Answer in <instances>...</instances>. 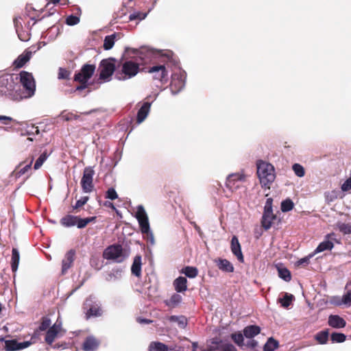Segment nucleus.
<instances>
[{
  "instance_id": "nucleus-1",
  "label": "nucleus",
  "mask_w": 351,
  "mask_h": 351,
  "mask_svg": "<svg viewBox=\"0 0 351 351\" xmlns=\"http://www.w3.org/2000/svg\"><path fill=\"white\" fill-rule=\"evenodd\" d=\"M128 53L133 54L132 59L125 60L119 65L115 71L114 78L119 81H127L134 77L140 71V66L154 63L161 58L162 62L170 59L169 53H163L162 51L155 50L149 47L140 49L126 48Z\"/></svg>"
},
{
  "instance_id": "nucleus-2",
  "label": "nucleus",
  "mask_w": 351,
  "mask_h": 351,
  "mask_svg": "<svg viewBox=\"0 0 351 351\" xmlns=\"http://www.w3.org/2000/svg\"><path fill=\"white\" fill-rule=\"evenodd\" d=\"M16 81H19L20 89L16 94V100L22 99L24 98H29L35 93L36 84L32 73L27 71H21L19 74V77H15Z\"/></svg>"
},
{
  "instance_id": "nucleus-3",
  "label": "nucleus",
  "mask_w": 351,
  "mask_h": 351,
  "mask_svg": "<svg viewBox=\"0 0 351 351\" xmlns=\"http://www.w3.org/2000/svg\"><path fill=\"white\" fill-rule=\"evenodd\" d=\"M257 175L262 186L270 188L271 184L275 180L274 167L265 161L258 160L256 162Z\"/></svg>"
},
{
  "instance_id": "nucleus-4",
  "label": "nucleus",
  "mask_w": 351,
  "mask_h": 351,
  "mask_svg": "<svg viewBox=\"0 0 351 351\" xmlns=\"http://www.w3.org/2000/svg\"><path fill=\"white\" fill-rule=\"evenodd\" d=\"M135 217L138 222L141 233L147 237V242L152 245H154V237L150 229L148 216L143 206L138 205L136 207Z\"/></svg>"
},
{
  "instance_id": "nucleus-5",
  "label": "nucleus",
  "mask_w": 351,
  "mask_h": 351,
  "mask_svg": "<svg viewBox=\"0 0 351 351\" xmlns=\"http://www.w3.org/2000/svg\"><path fill=\"white\" fill-rule=\"evenodd\" d=\"M129 256V252L123 249L121 245L114 244L106 247L103 253V256L106 260L115 263H122Z\"/></svg>"
},
{
  "instance_id": "nucleus-6",
  "label": "nucleus",
  "mask_w": 351,
  "mask_h": 351,
  "mask_svg": "<svg viewBox=\"0 0 351 351\" xmlns=\"http://www.w3.org/2000/svg\"><path fill=\"white\" fill-rule=\"evenodd\" d=\"M20 85L15 83L12 75L0 77V96L8 95L16 99Z\"/></svg>"
},
{
  "instance_id": "nucleus-7",
  "label": "nucleus",
  "mask_w": 351,
  "mask_h": 351,
  "mask_svg": "<svg viewBox=\"0 0 351 351\" xmlns=\"http://www.w3.org/2000/svg\"><path fill=\"white\" fill-rule=\"evenodd\" d=\"M117 69L115 58H109L102 60L99 65V79L105 82H110L112 75H115Z\"/></svg>"
},
{
  "instance_id": "nucleus-8",
  "label": "nucleus",
  "mask_w": 351,
  "mask_h": 351,
  "mask_svg": "<svg viewBox=\"0 0 351 351\" xmlns=\"http://www.w3.org/2000/svg\"><path fill=\"white\" fill-rule=\"evenodd\" d=\"M186 73L184 71L178 69L174 71L171 76L170 89L173 95L180 93L185 86Z\"/></svg>"
},
{
  "instance_id": "nucleus-9",
  "label": "nucleus",
  "mask_w": 351,
  "mask_h": 351,
  "mask_svg": "<svg viewBox=\"0 0 351 351\" xmlns=\"http://www.w3.org/2000/svg\"><path fill=\"white\" fill-rule=\"evenodd\" d=\"M95 171L92 167H86L84 169L81 185L84 193H90L93 189V176Z\"/></svg>"
},
{
  "instance_id": "nucleus-10",
  "label": "nucleus",
  "mask_w": 351,
  "mask_h": 351,
  "mask_svg": "<svg viewBox=\"0 0 351 351\" xmlns=\"http://www.w3.org/2000/svg\"><path fill=\"white\" fill-rule=\"evenodd\" d=\"M95 71V66L93 64H84L81 70L75 74L74 80L80 83H87L88 80L93 76Z\"/></svg>"
},
{
  "instance_id": "nucleus-11",
  "label": "nucleus",
  "mask_w": 351,
  "mask_h": 351,
  "mask_svg": "<svg viewBox=\"0 0 351 351\" xmlns=\"http://www.w3.org/2000/svg\"><path fill=\"white\" fill-rule=\"evenodd\" d=\"M334 228L343 235L351 234V218L348 215H341L334 225Z\"/></svg>"
},
{
  "instance_id": "nucleus-12",
  "label": "nucleus",
  "mask_w": 351,
  "mask_h": 351,
  "mask_svg": "<svg viewBox=\"0 0 351 351\" xmlns=\"http://www.w3.org/2000/svg\"><path fill=\"white\" fill-rule=\"evenodd\" d=\"M244 181L245 175L243 173H231L226 179V185L228 189L234 191L239 189Z\"/></svg>"
},
{
  "instance_id": "nucleus-13",
  "label": "nucleus",
  "mask_w": 351,
  "mask_h": 351,
  "mask_svg": "<svg viewBox=\"0 0 351 351\" xmlns=\"http://www.w3.org/2000/svg\"><path fill=\"white\" fill-rule=\"evenodd\" d=\"M84 305L85 308H88L86 311V316L88 317L90 316L98 317L101 315V308L95 296L90 295L86 300Z\"/></svg>"
},
{
  "instance_id": "nucleus-14",
  "label": "nucleus",
  "mask_w": 351,
  "mask_h": 351,
  "mask_svg": "<svg viewBox=\"0 0 351 351\" xmlns=\"http://www.w3.org/2000/svg\"><path fill=\"white\" fill-rule=\"evenodd\" d=\"M147 73L152 74L154 80L160 82L167 81L168 77V72L164 64H160L154 65L147 69Z\"/></svg>"
},
{
  "instance_id": "nucleus-15",
  "label": "nucleus",
  "mask_w": 351,
  "mask_h": 351,
  "mask_svg": "<svg viewBox=\"0 0 351 351\" xmlns=\"http://www.w3.org/2000/svg\"><path fill=\"white\" fill-rule=\"evenodd\" d=\"M40 48V46H32L30 48L25 50L14 62V65L16 68L23 67L31 58L32 54Z\"/></svg>"
},
{
  "instance_id": "nucleus-16",
  "label": "nucleus",
  "mask_w": 351,
  "mask_h": 351,
  "mask_svg": "<svg viewBox=\"0 0 351 351\" xmlns=\"http://www.w3.org/2000/svg\"><path fill=\"white\" fill-rule=\"evenodd\" d=\"M5 349L7 351H16L21 350L29 347L31 345V342L29 341L23 342H18L15 339L5 340Z\"/></svg>"
},
{
  "instance_id": "nucleus-17",
  "label": "nucleus",
  "mask_w": 351,
  "mask_h": 351,
  "mask_svg": "<svg viewBox=\"0 0 351 351\" xmlns=\"http://www.w3.org/2000/svg\"><path fill=\"white\" fill-rule=\"evenodd\" d=\"M335 236L334 232L329 233L326 235L325 240L321 242L317 248L314 251V254H317L319 252H322L326 250H330L333 248L334 244L330 241L333 239V237Z\"/></svg>"
},
{
  "instance_id": "nucleus-18",
  "label": "nucleus",
  "mask_w": 351,
  "mask_h": 351,
  "mask_svg": "<svg viewBox=\"0 0 351 351\" xmlns=\"http://www.w3.org/2000/svg\"><path fill=\"white\" fill-rule=\"evenodd\" d=\"M230 249L232 253L237 258L240 263L244 261V257L241 251V247L237 236H233L231 239Z\"/></svg>"
},
{
  "instance_id": "nucleus-19",
  "label": "nucleus",
  "mask_w": 351,
  "mask_h": 351,
  "mask_svg": "<svg viewBox=\"0 0 351 351\" xmlns=\"http://www.w3.org/2000/svg\"><path fill=\"white\" fill-rule=\"evenodd\" d=\"M277 216L272 211H263L261 219V225L266 230L271 228Z\"/></svg>"
},
{
  "instance_id": "nucleus-20",
  "label": "nucleus",
  "mask_w": 351,
  "mask_h": 351,
  "mask_svg": "<svg viewBox=\"0 0 351 351\" xmlns=\"http://www.w3.org/2000/svg\"><path fill=\"white\" fill-rule=\"evenodd\" d=\"M75 260V251L73 250H69L64 256L62 261V274H64L67 272L68 269L72 266Z\"/></svg>"
},
{
  "instance_id": "nucleus-21",
  "label": "nucleus",
  "mask_w": 351,
  "mask_h": 351,
  "mask_svg": "<svg viewBox=\"0 0 351 351\" xmlns=\"http://www.w3.org/2000/svg\"><path fill=\"white\" fill-rule=\"evenodd\" d=\"M211 343L215 346V351H237L232 344L223 343L217 338L213 339Z\"/></svg>"
},
{
  "instance_id": "nucleus-22",
  "label": "nucleus",
  "mask_w": 351,
  "mask_h": 351,
  "mask_svg": "<svg viewBox=\"0 0 351 351\" xmlns=\"http://www.w3.org/2000/svg\"><path fill=\"white\" fill-rule=\"evenodd\" d=\"M328 324L334 328H344L346 325V321L337 315H330L328 317Z\"/></svg>"
},
{
  "instance_id": "nucleus-23",
  "label": "nucleus",
  "mask_w": 351,
  "mask_h": 351,
  "mask_svg": "<svg viewBox=\"0 0 351 351\" xmlns=\"http://www.w3.org/2000/svg\"><path fill=\"white\" fill-rule=\"evenodd\" d=\"M98 346L99 341L93 336H89L83 343L82 348L84 351H94Z\"/></svg>"
},
{
  "instance_id": "nucleus-24",
  "label": "nucleus",
  "mask_w": 351,
  "mask_h": 351,
  "mask_svg": "<svg viewBox=\"0 0 351 351\" xmlns=\"http://www.w3.org/2000/svg\"><path fill=\"white\" fill-rule=\"evenodd\" d=\"M151 107V103L145 102L141 108L138 110L137 113V122L138 123H142L149 114Z\"/></svg>"
},
{
  "instance_id": "nucleus-25",
  "label": "nucleus",
  "mask_w": 351,
  "mask_h": 351,
  "mask_svg": "<svg viewBox=\"0 0 351 351\" xmlns=\"http://www.w3.org/2000/svg\"><path fill=\"white\" fill-rule=\"evenodd\" d=\"M62 331L56 328V327L51 326L49 328L46 332L45 340L49 344L51 345L55 339L59 337Z\"/></svg>"
},
{
  "instance_id": "nucleus-26",
  "label": "nucleus",
  "mask_w": 351,
  "mask_h": 351,
  "mask_svg": "<svg viewBox=\"0 0 351 351\" xmlns=\"http://www.w3.org/2000/svg\"><path fill=\"white\" fill-rule=\"evenodd\" d=\"M218 268L224 272H233L234 267L233 265L227 259L219 258L216 261Z\"/></svg>"
},
{
  "instance_id": "nucleus-27",
  "label": "nucleus",
  "mask_w": 351,
  "mask_h": 351,
  "mask_svg": "<svg viewBox=\"0 0 351 351\" xmlns=\"http://www.w3.org/2000/svg\"><path fill=\"white\" fill-rule=\"evenodd\" d=\"M243 332V335L247 339H252L260 333L261 328L258 326L250 325V326H247L245 328H244Z\"/></svg>"
},
{
  "instance_id": "nucleus-28",
  "label": "nucleus",
  "mask_w": 351,
  "mask_h": 351,
  "mask_svg": "<svg viewBox=\"0 0 351 351\" xmlns=\"http://www.w3.org/2000/svg\"><path fill=\"white\" fill-rule=\"evenodd\" d=\"M141 256H136L131 267L132 274L136 277H140L141 276Z\"/></svg>"
},
{
  "instance_id": "nucleus-29",
  "label": "nucleus",
  "mask_w": 351,
  "mask_h": 351,
  "mask_svg": "<svg viewBox=\"0 0 351 351\" xmlns=\"http://www.w3.org/2000/svg\"><path fill=\"white\" fill-rule=\"evenodd\" d=\"M187 280L185 277L180 276L177 278L174 282L173 285L177 292H184L187 289Z\"/></svg>"
},
{
  "instance_id": "nucleus-30",
  "label": "nucleus",
  "mask_w": 351,
  "mask_h": 351,
  "mask_svg": "<svg viewBox=\"0 0 351 351\" xmlns=\"http://www.w3.org/2000/svg\"><path fill=\"white\" fill-rule=\"evenodd\" d=\"M21 18H16L14 21V25H15V27H16V31L18 34V37L21 40V41H27L29 40L30 38V34L28 32H20L19 30V25L20 24L21 25V23L19 21V20H21Z\"/></svg>"
},
{
  "instance_id": "nucleus-31",
  "label": "nucleus",
  "mask_w": 351,
  "mask_h": 351,
  "mask_svg": "<svg viewBox=\"0 0 351 351\" xmlns=\"http://www.w3.org/2000/svg\"><path fill=\"white\" fill-rule=\"evenodd\" d=\"M20 261L19 252L16 248H13L12 250V259H11V267L13 272L16 271L18 269L19 264Z\"/></svg>"
},
{
  "instance_id": "nucleus-32",
  "label": "nucleus",
  "mask_w": 351,
  "mask_h": 351,
  "mask_svg": "<svg viewBox=\"0 0 351 351\" xmlns=\"http://www.w3.org/2000/svg\"><path fill=\"white\" fill-rule=\"evenodd\" d=\"M76 220L77 216L67 215L61 219L60 223L64 227L69 228L75 226Z\"/></svg>"
},
{
  "instance_id": "nucleus-33",
  "label": "nucleus",
  "mask_w": 351,
  "mask_h": 351,
  "mask_svg": "<svg viewBox=\"0 0 351 351\" xmlns=\"http://www.w3.org/2000/svg\"><path fill=\"white\" fill-rule=\"evenodd\" d=\"M169 320L172 322H176L181 328H185L187 326V319L182 315H171L169 317Z\"/></svg>"
},
{
  "instance_id": "nucleus-34",
  "label": "nucleus",
  "mask_w": 351,
  "mask_h": 351,
  "mask_svg": "<svg viewBox=\"0 0 351 351\" xmlns=\"http://www.w3.org/2000/svg\"><path fill=\"white\" fill-rule=\"evenodd\" d=\"M116 34H112L111 35L106 36L104 40V49L105 50L111 49L115 42Z\"/></svg>"
},
{
  "instance_id": "nucleus-35",
  "label": "nucleus",
  "mask_w": 351,
  "mask_h": 351,
  "mask_svg": "<svg viewBox=\"0 0 351 351\" xmlns=\"http://www.w3.org/2000/svg\"><path fill=\"white\" fill-rule=\"evenodd\" d=\"M328 330H322L315 335V339L319 343L326 344L328 339Z\"/></svg>"
},
{
  "instance_id": "nucleus-36",
  "label": "nucleus",
  "mask_w": 351,
  "mask_h": 351,
  "mask_svg": "<svg viewBox=\"0 0 351 351\" xmlns=\"http://www.w3.org/2000/svg\"><path fill=\"white\" fill-rule=\"evenodd\" d=\"M182 300V298L180 295L178 293H174L171 295V298L166 301L167 306L169 307H176L178 306Z\"/></svg>"
},
{
  "instance_id": "nucleus-37",
  "label": "nucleus",
  "mask_w": 351,
  "mask_h": 351,
  "mask_svg": "<svg viewBox=\"0 0 351 351\" xmlns=\"http://www.w3.org/2000/svg\"><path fill=\"white\" fill-rule=\"evenodd\" d=\"M152 8H150L147 12H141L139 11H135L133 13L130 14L129 16L130 21L138 20L139 21L145 19L148 13L151 11Z\"/></svg>"
},
{
  "instance_id": "nucleus-38",
  "label": "nucleus",
  "mask_w": 351,
  "mask_h": 351,
  "mask_svg": "<svg viewBox=\"0 0 351 351\" xmlns=\"http://www.w3.org/2000/svg\"><path fill=\"white\" fill-rule=\"evenodd\" d=\"M278 276L286 282L291 280V275L288 269L285 267H278Z\"/></svg>"
},
{
  "instance_id": "nucleus-39",
  "label": "nucleus",
  "mask_w": 351,
  "mask_h": 351,
  "mask_svg": "<svg viewBox=\"0 0 351 351\" xmlns=\"http://www.w3.org/2000/svg\"><path fill=\"white\" fill-rule=\"evenodd\" d=\"M182 273L188 278H193L197 276L198 271L196 267L187 266L182 269Z\"/></svg>"
},
{
  "instance_id": "nucleus-40",
  "label": "nucleus",
  "mask_w": 351,
  "mask_h": 351,
  "mask_svg": "<svg viewBox=\"0 0 351 351\" xmlns=\"http://www.w3.org/2000/svg\"><path fill=\"white\" fill-rule=\"evenodd\" d=\"M294 204L293 201L287 198L281 202L280 208L283 213H287L291 210L293 208Z\"/></svg>"
},
{
  "instance_id": "nucleus-41",
  "label": "nucleus",
  "mask_w": 351,
  "mask_h": 351,
  "mask_svg": "<svg viewBox=\"0 0 351 351\" xmlns=\"http://www.w3.org/2000/svg\"><path fill=\"white\" fill-rule=\"evenodd\" d=\"M293 298L294 297L293 295L286 293L283 298L278 299V301L282 306L287 308L291 304V302L293 300Z\"/></svg>"
},
{
  "instance_id": "nucleus-42",
  "label": "nucleus",
  "mask_w": 351,
  "mask_h": 351,
  "mask_svg": "<svg viewBox=\"0 0 351 351\" xmlns=\"http://www.w3.org/2000/svg\"><path fill=\"white\" fill-rule=\"evenodd\" d=\"M95 219V217H94L84 219L77 217V220H76L77 222H75V226H77L78 228H83L86 227L90 222L94 221Z\"/></svg>"
},
{
  "instance_id": "nucleus-43",
  "label": "nucleus",
  "mask_w": 351,
  "mask_h": 351,
  "mask_svg": "<svg viewBox=\"0 0 351 351\" xmlns=\"http://www.w3.org/2000/svg\"><path fill=\"white\" fill-rule=\"evenodd\" d=\"M332 343H343L346 339V336L341 332H332L330 335Z\"/></svg>"
},
{
  "instance_id": "nucleus-44",
  "label": "nucleus",
  "mask_w": 351,
  "mask_h": 351,
  "mask_svg": "<svg viewBox=\"0 0 351 351\" xmlns=\"http://www.w3.org/2000/svg\"><path fill=\"white\" fill-rule=\"evenodd\" d=\"M339 192L338 191H331L327 193H325V199L328 204L334 202L339 197Z\"/></svg>"
},
{
  "instance_id": "nucleus-45",
  "label": "nucleus",
  "mask_w": 351,
  "mask_h": 351,
  "mask_svg": "<svg viewBox=\"0 0 351 351\" xmlns=\"http://www.w3.org/2000/svg\"><path fill=\"white\" fill-rule=\"evenodd\" d=\"M49 154H47L46 152H43L40 156L38 158V159L36 160V162L34 166V169L37 170L40 168V167L43 165V164L45 162V161L47 159Z\"/></svg>"
},
{
  "instance_id": "nucleus-46",
  "label": "nucleus",
  "mask_w": 351,
  "mask_h": 351,
  "mask_svg": "<svg viewBox=\"0 0 351 351\" xmlns=\"http://www.w3.org/2000/svg\"><path fill=\"white\" fill-rule=\"evenodd\" d=\"M278 342L273 338H269L267 343L265 344L263 350L264 351H274L278 347Z\"/></svg>"
},
{
  "instance_id": "nucleus-47",
  "label": "nucleus",
  "mask_w": 351,
  "mask_h": 351,
  "mask_svg": "<svg viewBox=\"0 0 351 351\" xmlns=\"http://www.w3.org/2000/svg\"><path fill=\"white\" fill-rule=\"evenodd\" d=\"M149 351H167V347L162 343H152L149 346Z\"/></svg>"
},
{
  "instance_id": "nucleus-48",
  "label": "nucleus",
  "mask_w": 351,
  "mask_h": 351,
  "mask_svg": "<svg viewBox=\"0 0 351 351\" xmlns=\"http://www.w3.org/2000/svg\"><path fill=\"white\" fill-rule=\"evenodd\" d=\"M243 335L241 333L232 334L231 337L236 344L240 347L243 346L244 338Z\"/></svg>"
},
{
  "instance_id": "nucleus-49",
  "label": "nucleus",
  "mask_w": 351,
  "mask_h": 351,
  "mask_svg": "<svg viewBox=\"0 0 351 351\" xmlns=\"http://www.w3.org/2000/svg\"><path fill=\"white\" fill-rule=\"evenodd\" d=\"M292 169L295 174L300 178H302L305 174L304 167L300 164H294L292 167Z\"/></svg>"
},
{
  "instance_id": "nucleus-50",
  "label": "nucleus",
  "mask_w": 351,
  "mask_h": 351,
  "mask_svg": "<svg viewBox=\"0 0 351 351\" xmlns=\"http://www.w3.org/2000/svg\"><path fill=\"white\" fill-rule=\"evenodd\" d=\"M51 323V319L49 317H43L39 326V330L40 331L48 330L50 328Z\"/></svg>"
},
{
  "instance_id": "nucleus-51",
  "label": "nucleus",
  "mask_w": 351,
  "mask_h": 351,
  "mask_svg": "<svg viewBox=\"0 0 351 351\" xmlns=\"http://www.w3.org/2000/svg\"><path fill=\"white\" fill-rule=\"evenodd\" d=\"M80 18L77 16L70 15L66 19V23L68 25H75L79 23Z\"/></svg>"
},
{
  "instance_id": "nucleus-52",
  "label": "nucleus",
  "mask_w": 351,
  "mask_h": 351,
  "mask_svg": "<svg viewBox=\"0 0 351 351\" xmlns=\"http://www.w3.org/2000/svg\"><path fill=\"white\" fill-rule=\"evenodd\" d=\"M118 197V195L114 188H110L108 189L106 198L114 200Z\"/></svg>"
},
{
  "instance_id": "nucleus-53",
  "label": "nucleus",
  "mask_w": 351,
  "mask_h": 351,
  "mask_svg": "<svg viewBox=\"0 0 351 351\" xmlns=\"http://www.w3.org/2000/svg\"><path fill=\"white\" fill-rule=\"evenodd\" d=\"M88 200V196H84V197H81L80 199H78L76 202L74 206H73V208L74 210H75V209H77V208L82 207L85 204H86Z\"/></svg>"
},
{
  "instance_id": "nucleus-54",
  "label": "nucleus",
  "mask_w": 351,
  "mask_h": 351,
  "mask_svg": "<svg viewBox=\"0 0 351 351\" xmlns=\"http://www.w3.org/2000/svg\"><path fill=\"white\" fill-rule=\"evenodd\" d=\"M62 118L65 121H71L73 119H78L80 116L73 112L62 113Z\"/></svg>"
},
{
  "instance_id": "nucleus-55",
  "label": "nucleus",
  "mask_w": 351,
  "mask_h": 351,
  "mask_svg": "<svg viewBox=\"0 0 351 351\" xmlns=\"http://www.w3.org/2000/svg\"><path fill=\"white\" fill-rule=\"evenodd\" d=\"M70 73L63 68H60L58 71V79H68L69 77Z\"/></svg>"
},
{
  "instance_id": "nucleus-56",
  "label": "nucleus",
  "mask_w": 351,
  "mask_h": 351,
  "mask_svg": "<svg viewBox=\"0 0 351 351\" xmlns=\"http://www.w3.org/2000/svg\"><path fill=\"white\" fill-rule=\"evenodd\" d=\"M343 301V295L342 298H340L339 296H334L331 298L330 299V303L332 304H335L336 306H340L341 304H344Z\"/></svg>"
},
{
  "instance_id": "nucleus-57",
  "label": "nucleus",
  "mask_w": 351,
  "mask_h": 351,
  "mask_svg": "<svg viewBox=\"0 0 351 351\" xmlns=\"http://www.w3.org/2000/svg\"><path fill=\"white\" fill-rule=\"evenodd\" d=\"M258 345V342L253 339L252 338V339H249L246 343H243V346H245L247 348H251V349H254Z\"/></svg>"
},
{
  "instance_id": "nucleus-58",
  "label": "nucleus",
  "mask_w": 351,
  "mask_h": 351,
  "mask_svg": "<svg viewBox=\"0 0 351 351\" xmlns=\"http://www.w3.org/2000/svg\"><path fill=\"white\" fill-rule=\"evenodd\" d=\"M272 204H273V199L271 197H269L267 199L265 206H264V211H272Z\"/></svg>"
},
{
  "instance_id": "nucleus-59",
  "label": "nucleus",
  "mask_w": 351,
  "mask_h": 351,
  "mask_svg": "<svg viewBox=\"0 0 351 351\" xmlns=\"http://www.w3.org/2000/svg\"><path fill=\"white\" fill-rule=\"evenodd\" d=\"M341 190L343 191H348L351 189V177L347 179L341 185Z\"/></svg>"
},
{
  "instance_id": "nucleus-60",
  "label": "nucleus",
  "mask_w": 351,
  "mask_h": 351,
  "mask_svg": "<svg viewBox=\"0 0 351 351\" xmlns=\"http://www.w3.org/2000/svg\"><path fill=\"white\" fill-rule=\"evenodd\" d=\"M344 304L351 305V290L348 291L346 293L343 295V301Z\"/></svg>"
},
{
  "instance_id": "nucleus-61",
  "label": "nucleus",
  "mask_w": 351,
  "mask_h": 351,
  "mask_svg": "<svg viewBox=\"0 0 351 351\" xmlns=\"http://www.w3.org/2000/svg\"><path fill=\"white\" fill-rule=\"evenodd\" d=\"M13 119L8 116L0 115V122L4 125H8Z\"/></svg>"
},
{
  "instance_id": "nucleus-62",
  "label": "nucleus",
  "mask_w": 351,
  "mask_h": 351,
  "mask_svg": "<svg viewBox=\"0 0 351 351\" xmlns=\"http://www.w3.org/2000/svg\"><path fill=\"white\" fill-rule=\"evenodd\" d=\"M32 160L29 164L25 165L23 167L21 168L18 172L19 176L25 174L31 168Z\"/></svg>"
},
{
  "instance_id": "nucleus-63",
  "label": "nucleus",
  "mask_w": 351,
  "mask_h": 351,
  "mask_svg": "<svg viewBox=\"0 0 351 351\" xmlns=\"http://www.w3.org/2000/svg\"><path fill=\"white\" fill-rule=\"evenodd\" d=\"M313 254H310L308 256H306L304 258L300 259L298 261V265H304L308 264L309 260L311 257H313Z\"/></svg>"
},
{
  "instance_id": "nucleus-64",
  "label": "nucleus",
  "mask_w": 351,
  "mask_h": 351,
  "mask_svg": "<svg viewBox=\"0 0 351 351\" xmlns=\"http://www.w3.org/2000/svg\"><path fill=\"white\" fill-rule=\"evenodd\" d=\"M52 327H56V328L62 331V322L60 317H58L56 322L51 326Z\"/></svg>"
}]
</instances>
